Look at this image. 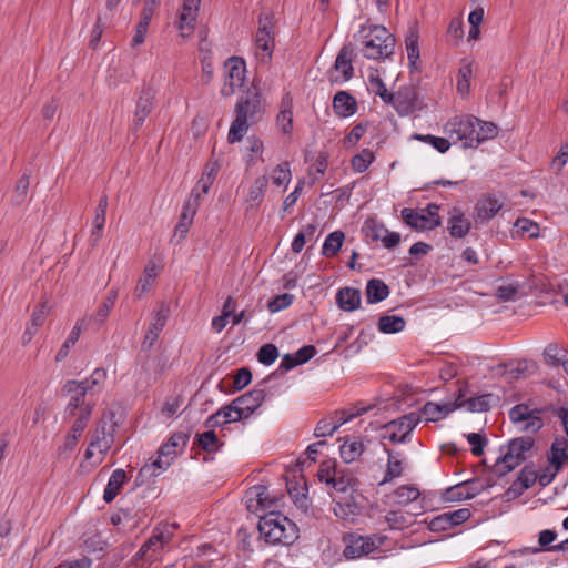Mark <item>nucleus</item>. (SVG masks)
<instances>
[{
    "label": "nucleus",
    "mask_w": 568,
    "mask_h": 568,
    "mask_svg": "<svg viewBox=\"0 0 568 568\" xmlns=\"http://www.w3.org/2000/svg\"><path fill=\"white\" fill-rule=\"evenodd\" d=\"M169 317V307L162 303L159 307V310L155 312L149 328L144 336V344H149V346H152L155 341L158 339L161 331L164 328L166 321Z\"/></svg>",
    "instance_id": "obj_23"
},
{
    "label": "nucleus",
    "mask_w": 568,
    "mask_h": 568,
    "mask_svg": "<svg viewBox=\"0 0 568 568\" xmlns=\"http://www.w3.org/2000/svg\"><path fill=\"white\" fill-rule=\"evenodd\" d=\"M189 442V435L183 432L174 433L166 443H164L159 449L162 456L170 457L173 462L178 456V449L184 448Z\"/></svg>",
    "instance_id": "obj_30"
},
{
    "label": "nucleus",
    "mask_w": 568,
    "mask_h": 568,
    "mask_svg": "<svg viewBox=\"0 0 568 568\" xmlns=\"http://www.w3.org/2000/svg\"><path fill=\"white\" fill-rule=\"evenodd\" d=\"M477 118L474 115H455L444 125V133L452 143H462V146L475 148V126Z\"/></svg>",
    "instance_id": "obj_5"
},
{
    "label": "nucleus",
    "mask_w": 568,
    "mask_h": 568,
    "mask_svg": "<svg viewBox=\"0 0 568 568\" xmlns=\"http://www.w3.org/2000/svg\"><path fill=\"white\" fill-rule=\"evenodd\" d=\"M258 531L265 542L270 545H291L298 537V528L295 523L277 511H270L261 516Z\"/></svg>",
    "instance_id": "obj_1"
},
{
    "label": "nucleus",
    "mask_w": 568,
    "mask_h": 568,
    "mask_svg": "<svg viewBox=\"0 0 568 568\" xmlns=\"http://www.w3.org/2000/svg\"><path fill=\"white\" fill-rule=\"evenodd\" d=\"M343 540L345 542L344 556L347 559H357L379 548L385 542L386 537L381 535L363 536L349 532L344 536Z\"/></svg>",
    "instance_id": "obj_9"
},
{
    "label": "nucleus",
    "mask_w": 568,
    "mask_h": 568,
    "mask_svg": "<svg viewBox=\"0 0 568 568\" xmlns=\"http://www.w3.org/2000/svg\"><path fill=\"white\" fill-rule=\"evenodd\" d=\"M463 396L465 395L460 389L457 399L453 403L437 404L427 402L418 414L420 417L424 416L427 422L440 420L453 413L455 409L464 407V403L460 402Z\"/></svg>",
    "instance_id": "obj_16"
},
{
    "label": "nucleus",
    "mask_w": 568,
    "mask_h": 568,
    "mask_svg": "<svg viewBox=\"0 0 568 568\" xmlns=\"http://www.w3.org/2000/svg\"><path fill=\"white\" fill-rule=\"evenodd\" d=\"M158 454V457L151 464H146L141 468V476H158L162 470H165L170 467L172 464L170 457L162 456L160 450Z\"/></svg>",
    "instance_id": "obj_42"
},
{
    "label": "nucleus",
    "mask_w": 568,
    "mask_h": 568,
    "mask_svg": "<svg viewBox=\"0 0 568 568\" xmlns=\"http://www.w3.org/2000/svg\"><path fill=\"white\" fill-rule=\"evenodd\" d=\"M510 419L516 424H523L521 430L536 433L542 427V420L537 412L530 410L527 405L519 404L509 412Z\"/></svg>",
    "instance_id": "obj_15"
},
{
    "label": "nucleus",
    "mask_w": 568,
    "mask_h": 568,
    "mask_svg": "<svg viewBox=\"0 0 568 568\" xmlns=\"http://www.w3.org/2000/svg\"><path fill=\"white\" fill-rule=\"evenodd\" d=\"M537 478L538 473L535 470L532 465L525 466L517 477L519 485L525 489L530 488L537 481Z\"/></svg>",
    "instance_id": "obj_58"
},
{
    "label": "nucleus",
    "mask_w": 568,
    "mask_h": 568,
    "mask_svg": "<svg viewBox=\"0 0 568 568\" xmlns=\"http://www.w3.org/2000/svg\"><path fill=\"white\" fill-rule=\"evenodd\" d=\"M414 138L416 140H419V141L430 144L434 149H436L440 153L447 152L452 144L450 139L448 136L442 138V136H435L432 134H425V135L416 134Z\"/></svg>",
    "instance_id": "obj_51"
},
{
    "label": "nucleus",
    "mask_w": 568,
    "mask_h": 568,
    "mask_svg": "<svg viewBox=\"0 0 568 568\" xmlns=\"http://www.w3.org/2000/svg\"><path fill=\"white\" fill-rule=\"evenodd\" d=\"M337 469L338 467L336 466L335 462H323L317 473L320 481L325 483L327 486H329L333 477L336 476Z\"/></svg>",
    "instance_id": "obj_59"
},
{
    "label": "nucleus",
    "mask_w": 568,
    "mask_h": 568,
    "mask_svg": "<svg viewBox=\"0 0 568 568\" xmlns=\"http://www.w3.org/2000/svg\"><path fill=\"white\" fill-rule=\"evenodd\" d=\"M250 123V121L245 120V115L236 114V118L232 122L231 128L229 130V142L235 143L241 141L243 135L246 133Z\"/></svg>",
    "instance_id": "obj_44"
},
{
    "label": "nucleus",
    "mask_w": 568,
    "mask_h": 568,
    "mask_svg": "<svg viewBox=\"0 0 568 568\" xmlns=\"http://www.w3.org/2000/svg\"><path fill=\"white\" fill-rule=\"evenodd\" d=\"M503 207V202L499 199L486 195L479 199L475 206L474 217L477 222H487L493 219Z\"/></svg>",
    "instance_id": "obj_22"
},
{
    "label": "nucleus",
    "mask_w": 568,
    "mask_h": 568,
    "mask_svg": "<svg viewBox=\"0 0 568 568\" xmlns=\"http://www.w3.org/2000/svg\"><path fill=\"white\" fill-rule=\"evenodd\" d=\"M471 67L466 64L459 69L458 80H457V91L460 94H466L470 89V78H471Z\"/></svg>",
    "instance_id": "obj_57"
},
{
    "label": "nucleus",
    "mask_w": 568,
    "mask_h": 568,
    "mask_svg": "<svg viewBox=\"0 0 568 568\" xmlns=\"http://www.w3.org/2000/svg\"><path fill=\"white\" fill-rule=\"evenodd\" d=\"M196 443L206 453H214L219 450L221 446V443L216 434L212 429L204 432L202 434H197Z\"/></svg>",
    "instance_id": "obj_46"
},
{
    "label": "nucleus",
    "mask_w": 568,
    "mask_h": 568,
    "mask_svg": "<svg viewBox=\"0 0 568 568\" xmlns=\"http://www.w3.org/2000/svg\"><path fill=\"white\" fill-rule=\"evenodd\" d=\"M520 285L518 283H510L500 285L497 288V297L501 301H515L518 296Z\"/></svg>",
    "instance_id": "obj_63"
},
{
    "label": "nucleus",
    "mask_w": 568,
    "mask_h": 568,
    "mask_svg": "<svg viewBox=\"0 0 568 568\" xmlns=\"http://www.w3.org/2000/svg\"><path fill=\"white\" fill-rule=\"evenodd\" d=\"M87 328H88L87 317H83L75 323V325L72 328V331L70 332L68 338L64 341V343L62 344V346L60 347V349L58 351V353L55 355L57 362H61L68 356L70 348L73 347L75 345V343L78 342V339L81 335V332Z\"/></svg>",
    "instance_id": "obj_29"
},
{
    "label": "nucleus",
    "mask_w": 568,
    "mask_h": 568,
    "mask_svg": "<svg viewBox=\"0 0 568 568\" xmlns=\"http://www.w3.org/2000/svg\"><path fill=\"white\" fill-rule=\"evenodd\" d=\"M260 27L255 34V57L258 62L267 64L275 48L273 21L270 17L260 18Z\"/></svg>",
    "instance_id": "obj_11"
},
{
    "label": "nucleus",
    "mask_w": 568,
    "mask_h": 568,
    "mask_svg": "<svg viewBox=\"0 0 568 568\" xmlns=\"http://www.w3.org/2000/svg\"><path fill=\"white\" fill-rule=\"evenodd\" d=\"M352 51L344 47L336 60H335V70L339 71L343 75L342 80L347 81L352 78L353 74V65H352Z\"/></svg>",
    "instance_id": "obj_40"
},
{
    "label": "nucleus",
    "mask_w": 568,
    "mask_h": 568,
    "mask_svg": "<svg viewBox=\"0 0 568 568\" xmlns=\"http://www.w3.org/2000/svg\"><path fill=\"white\" fill-rule=\"evenodd\" d=\"M94 405L93 400H83L78 396H69L64 417L73 422L89 423Z\"/></svg>",
    "instance_id": "obj_17"
},
{
    "label": "nucleus",
    "mask_w": 568,
    "mask_h": 568,
    "mask_svg": "<svg viewBox=\"0 0 568 568\" xmlns=\"http://www.w3.org/2000/svg\"><path fill=\"white\" fill-rule=\"evenodd\" d=\"M338 429V424H334V420L323 418L321 419L314 430L316 437L332 436Z\"/></svg>",
    "instance_id": "obj_64"
},
{
    "label": "nucleus",
    "mask_w": 568,
    "mask_h": 568,
    "mask_svg": "<svg viewBox=\"0 0 568 568\" xmlns=\"http://www.w3.org/2000/svg\"><path fill=\"white\" fill-rule=\"evenodd\" d=\"M394 37L383 26H374L364 36L363 54L367 59H384L393 53Z\"/></svg>",
    "instance_id": "obj_4"
},
{
    "label": "nucleus",
    "mask_w": 568,
    "mask_h": 568,
    "mask_svg": "<svg viewBox=\"0 0 568 568\" xmlns=\"http://www.w3.org/2000/svg\"><path fill=\"white\" fill-rule=\"evenodd\" d=\"M363 231L366 237L371 239L372 241H382L383 235L385 234L387 229L383 224L371 219L365 222Z\"/></svg>",
    "instance_id": "obj_53"
},
{
    "label": "nucleus",
    "mask_w": 568,
    "mask_h": 568,
    "mask_svg": "<svg viewBox=\"0 0 568 568\" xmlns=\"http://www.w3.org/2000/svg\"><path fill=\"white\" fill-rule=\"evenodd\" d=\"M419 489L415 486L403 485L399 486L395 491L394 496L399 505H407L415 501L419 497Z\"/></svg>",
    "instance_id": "obj_48"
},
{
    "label": "nucleus",
    "mask_w": 568,
    "mask_h": 568,
    "mask_svg": "<svg viewBox=\"0 0 568 568\" xmlns=\"http://www.w3.org/2000/svg\"><path fill=\"white\" fill-rule=\"evenodd\" d=\"M498 134V128L493 122L481 121L477 118L475 126V148L480 143L494 139Z\"/></svg>",
    "instance_id": "obj_37"
},
{
    "label": "nucleus",
    "mask_w": 568,
    "mask_h": 568,
    "mask_svg": "<svg viewBox=\"0 0 568 568\" xmlns=\"http://www.w3.org/2000/svg\"><path fill=\"white\" fill-rule=\"evenodd\" d=\"M402 219L408 226L417 231L434 230L442 223L439 206L435 203H429L420 210L405 207L402 210Z\"/></svg>",
    "instance_id": "obj_10"
},
{
    "label": "nucleus",
    "mask_w": 568,
    "mask_h": 568,
    "mask_svg": "<svg viewBox=\"0 0 568 568\" xmlns=\"http://www.w3.org/2000/svg\"><path fill=\"white\" fill-rule=\"evenodd\" d=\"M405 320L397 315H384L378 321V329L385 334L399 333L405 328Z\"/></svg>",
    "instance_id": "obj_38"
},
{
    "label": "nucleus",
    "mask_w": 568,
    "mask_h": 568,
    "mask_svg": "<svg viewBox=\"0 0 568 568\" xmlns=\"http://www.w3.org/2000/svg\"><path fill=\"white\" fill-rule=\"evenodd\" d=\"M156 276V264L150 261L144 268L143 276L139 280L134 290V295L136 298H141L150 290Z\"/></svg>",
    "instance_id": "obj_34"
},
{
    "label": "nucleus",
    "mask_w": 568,
    "mask_h": 568,
    "mask_svg": "<svg viewBox=\"0 0 568 568\" xmlns=\"http://www.w3.org/2000/svg\"><path fill=\"white\" fill-rule=\"evenodd\" d=\"M176 528V524L165 523L158 525L153 529L151 537L142 545L140 550L136 552L135 560H156L163 547L172 540Z\"/></svg>",
    "instance_id": "obj_6"
},
{
    "label": "nucleus",
    "mask_w": 568,
    "mask_h": 568,
    "mask_svg": "<svg viewBox=\"0 0 568 568\" xmlns=\"http://www.w3.org/2000/svg\"><path fill=\"white\" fill-rule=\"evenodd\" d=\"M369 88L371 90L385 102L390 104L394 100V93H389L383 80L378 75L369 77Z\"/></svg>",
    "instance_id": "obj_52"
},
{
    "label": "nucleus",
    "mask_w": 568,
    "mask_h": 568,
    "mask_svg": "<svg viewBox=\"0 0 568 568\" xmlns=\"http://www.w3.org/2000/svg\"><path fill=\"white\" fill-rule=\"evenodd\" d=\"M278 356L277 347L274 344L263 345L257 353V359L264 365L273 364Z\"/></svg>",
    "instance_id": "obj_56"
},
{
    "label": "nucleus",
    "mask_w": 568,
    "mask_h": 568,
    "mask_svg": "<svg viewBox=\"0 0 568 568\" xmlns=\"http://www.w3.org/2000/svg\"><path fill=\"white\" fill-rule=\"evenodd\" d=\"M385 453L388 456L387 468L381 485L390 483L395 478L402 476L404 471V456L400 452H394L389 448L384 447Z\"/></svg>",
    "instance_id": "obj_25"
},
{
    "label": "nucleus",
    "mask_w": 568,
    "mask_h": 568,
    "mask_svg": "<svg viewBox=\"0 0 568 568\" xmlns=\"http://www.w3.org/2000/svg\"><path fill=\"white\" fill-rule=\"evenodd\" d=\"M235 112L239 115H245V120L251 123L256 122L263 112L260 92L255 89L253 91H247L246 94L241 97L236 103Z\"/></svg>",
    "instance_id": "obj_14"
},
{
    "label": "nucleus",
    "mask_w": 568,
    "mask_h": 568,
    "mask_svg": "<svg viewBox=\"0 0 568 568\" xmlns=\"http://www.w3.org/2000/svg\"><path fill=\"white\" fill-rule=\"evenodd\" d=\"M224 83L221 93L224 97L234 94L235 90L242 87L245 78V63L240 58H230L224 64Z\"/></svg>",
    "instance_id": "obj_12"
},
{
    "label": "nucleus",
    "mask_w": 568,
    "mask_h": 568,
    "mask_svg": "<svg viewBox=\"0 0 568 568\" xmlns=\"http://www.w3.org/2000/svg\"><path fill=\"white\" fill-rule=\"evenodd\" d=\"M339 450L342 459L349 464L362 456L365 450V445L363 440L358 438L347 439L341 446Z\"/></svg>",
    "instance_id": "obj_35"
},
{
    "label": "nucleus",
    "mask_w": 568,
    "mask_h": 568,
    "mask_svg": "<svg viewBox=\"0 0 568 568\" xmlns=\"http://www.w3.org/2000/svg\"><path fill=\"white\" fill-rule=\"evenodd\" d=\"M406 51H407V58L410 62V64L415 65L416 62L419 59V48H418V33L415 28H410L406 39Z\"/></svg>",
    "instance_id": "obj_47"
},
{
    "label": "nucleus",
    "mask_w": 568,
    "mask_h": 568,
    "mask_svg": "<svg viewBox=\"0 0 568 568\" xmlns=\"http://www.w3.org/2000/svg\"><path fill=\"white\" fill-rule=\"evenodd\" d=\"M106 381V372L103 368H95L92 374L83 381L70 379L63 385L62 390L68 396H78L83 400H91L90 397L102 390Z\"/></svg>",
    "instance_id": "obj_8"
},
{
    "label": "nucleus",
    "mask_w": 568,
    "mask_h": 568,
    "mask_svg": "<svg viewBox=\"0 0 568 568\" xmlns=\"http://www.w3.org/2000/svg\"><path fill=\"white\" fill-rule=\"evenodd\" d=\"M293 302V295L288 293H284L281 295L275 296L273 300H271L267 304V307L271 313H276L282 310L287 308Z\"/></svg>",
    "instance_id": "obj_62"
},
{
    "label": "nucleus",
    "mask_w": 568,
    "mask_h": 568,
    "mask_svg": "<svg viewBox=\"0 0 568 568\" xmlns=\"http://www.w3.org/2000/svg\"><path fill=\"white\" fill-rule=\"evenodd\" d=\"M415 91L412 88H403L396 94L390 104L400 115L409 114L415 110Z\"/></svg>",
    "instance_id": "obj_27"
},
{
    "label": "nucleus",
    "mask_w": 568,
    "mask_h": 568,
    "mask_svg": "<svg viewBox=\"0 0 568 568\" xmlns=\"http://www.w3.org/2000/svg\"><path fill=\"white\" fill-rule=\"evenodd\" d=\"M266 393L264 388H255L233 399L243 419L248 418L264 402Z\"/></svg>",
    "instance_id": "obj_19"
},
{
    "label": "nucleus",
    "mask_w": 568,
    "mask_h": 568,
    "mask_svg": "<svg viewBox=\"0 0 568 568\" xmlns=\"http://www.w3.org/2000/svg\"><path fill=\"white\" fill-rule=\"evenodd\" d=\"M267 185H268V179L265 175L256 178L250 189L248 199L253 202L260 203L263 200L264 192H265Z\"/></svg>",
    "instance_id": "obj_54"
},
{
    "label": "nucleus",
    "mask_w": 568,
    "mask_h": 568,
    "mask_svg": "<svg viewBox=\"0 0 568 568\" xmlns=\"http://www.w3.org/2000/svg\"><path fill=\"white\" fill-rule=\"evenodd\" d=\"M471 223L459 207L449 211L447 229L452 237L464 239L470 231Z\"/></svg>",
    "instance_id": "obj_20"
},
{
    "label": "nucleus",
    "mask_w": 568,
    "mask_h": 568,
    "mask_svg": "<svg viewBox=\"0 0 568 568\" xmlns=\"http://www.w3.org/2000/svg\"><path fill=\"white\" fill-rule=\"evenodd\" d=\"M196 17L197 12L194 11V9H191V7H187V9L182 7V11L179 16L178 28L181 30L183 37L186 36L184 30H187L189 32L193 30Z\"/></svg>",
    "instance_id": "obj_50"
},
{
    "label": "nucleus",
    "mask_w": 568,
    "mask_h": 568,
    "mask_svg": "<svg viewBox=\"0 0 568 568\" xmlns=\"http://www.w3.org/2000/svg\"><path fill=\"white\" fill-rule=\"evenodd\" d=\"M221 417L223 418V424L235 423L243 419L237 406L232 400L229 405L219 409Z\"/></svg>",
    "instance_id": "obj_60"
},
{
    "label": "nucleus",
    "mask_w": 568,
    "mask_h": 568,
    "mask_svg": "<svg viewBox=\"0 0 568 568\" xmlns=\"http://www.w3.org/2000/svg\"><path fill=\"white\" fill-rule=\"evenodd\" d=\"M355 481V478L347 469L338 467L336 476L333 477L328 487L338 493H346L348 488L354 487Z\"/></svg>",
    "instance_id": "obj_39"
},
{
    "label": "nucleus",
    "mask_w": 568,
    "mask_h": 568,
    "mask_svg": "<svg viewBox=\"0 0 568 568\" xmlns=\"http://www.w3.org/2000/svg\"><path fill=\"white\" fill-rule=\"evenodd\" d=\"M344 233L342 231H335L328 234L323 247L322 254L325 256H333L341 250L344 241Z\"/></svg>",
    "instance_id": "obj_43"
},
{
    "label": "nucleus",
    "mask_w": 568,
    "mask_h": 568,
    "mask_svg": "<svg viewBox=\"0 0 568 568\" xmlns=\"http://www.w3.org/2000/svg\"><path fill=\"white\" fill-rule=\"evenodd\" d=\"M534 443V439L529 436L511 439L507 444L504 454L494 464L493 473L501 477L514 470L529 457Z\"/></svg>",
    "instance_id": "obj_3"
},
{
    "label": "nucleus",
    "mask_w": 568,
    "mask_h": 568,
    "mask_svg": "<svg viewBox=\"0 0 568 568\" xmlns=\"http://www.w3.org/2000/svg\"><path fill=\"white\" fill-rule=\"evenodd\" d=\"M128 480L126 473L123 469H115L109 478L106 487L103 491L105 503H111L120 493L121 487Z\"/></svg>",
    "instance_id": "obj_31"
},
{
    "label": "nucleus",
    "mask_w": 568,
    "mask_h": 568,
    "mask_svg": "<svg viewBox=\"0 0 568 568\" xmlns=\"http://www.w3.org/2000/svg\"><path fill=\"white\" fill-rule=\"evenodd\" d=\"M338 306L344 311H354L361 304V293L356 288L344 287L341 288L336 295Z\"/></svg>",
    "instance_id": "obj_32"
},
{
    "label": "nucleus",
    "mask_w": 568,
    "mask_h": 568,
    "mask_svg": "<svg viewBox=\"0 0 568 568\" xmlns=\"http://www.w3.org/2000/svg\"><path fill=\"white\" fill-rule=\"evenodd\" d=\"M113 413H104L97 423L93 433L90 436L89 445L84 453L87 460L95 459V464H101L114 442L115 424L112 423Z\"/></svg>",
    "instance_id": "obj_2"
},
{
    "label": "nucleus",
    "mask_w": 568,
    "mask_h": 568,
    "mask_svg": "<svg viewBox=\"0 0 568 568\" xmlns=\"http://www.w3.org/2000/svg\"><path fill=\"white\" fill-rule=\"evenodd\" d=\"M247 508L251 511L270 510L277 507L283 495H272L268 487L256 485L247 491Z\"/></svg>",
    "instance_id": "obj_13"
},
{
    "label": "nucleus",
    "mask_w": 568,
    "mask_h": 568,
    "mask_svg": "<svg viewBox=\"0 0 568 568\" xmlns=\"http://www.w3.org/2000/svg\"><path fill=\"white\" fill-rule=\"evenodd\" d=\"M155 8H156V2L154 0L145 2L144 7L142 9V12H141L140 21L135 29V34L132 38L133 47L144 43L145 36H146V32L149 29V24H150V21L153 17L154 12H155Z\"/></svg>",
    "instance_id": "obj_24"
},
{
    "label": "nucleus",
    "mask_w": 568,
    "mask_h": 568,
    "mask_svg": "<svg viewBox=\"0 0 568 568\" xmlns=\"http://www.w3.org/2000/svg\"><path fill=\"white\" fill-rule=\"evenodd\" d=\"M565 353L566 351L557 344H549L544 351V356L549 364L559 366L564 362Z\"/></svg>",
    "instance_id": "obj_55"
},
{
    "label": "nucleus",
    "mask_w": 568,
    "mask_h": 568,
    "mask_svg": "<svg viewBox=\"0 0 568 568\" xmlns=\"http://www.w3.org/2000/svg\"><path fill=\"white\" fill-rule=\"evenodd\" d=\"M566 459H568V440L565 437H557L552 442L548 455V462L555 467V473L561 470Z\"/></svg>",
    "instance_id": "obj_26"
},
{
    "label": "nucleus",
    "mask_w": 568,
    "mask_h": 568,
    "mask_svg": "<svg viewBox=\"0 0 568 568\" xmlns=\"http://www.w3.org/2000/svg\"><path fill=\"white\" fill-rule=\"evenodd\" d=\"M333 109L338 116L347 118L357 110L355 99L346 91H338L333 99Z\"/></svg>",
    "instance_id": "obj_28"
},
{
    "label": "nucleus",
    "mask_w": 568,
    "mask_h": 568,
    "mask_svg": "<svg viewBox=\"0 0 568 568\" xmlns=\"http://www.w3.org/2000/svg\"><path fill=\"white\" fill-rule=\"evenodd\" d=\"M419 422L420 415L413 412L378 427L383 430V439H388L393 444H399L410 442L412 432Z\"/></svg>",
    "instance_id": "obj_7"
},
{
    "label": "nucleus",
    "mask_w": 568,
    "mask_h": 568,
    "mask_svg": "<svg viewBox=\"0 0 568 568\" xmlns=\"http://www.w3.org/2000/svg\"><path fill=\"white\" fill-rule=\"evenodd\" d=\"M292 99L287 95L282 101V109L277 115V125L284 134H290L293 130Z\"/></svg>",
    "instance_id": "obj_36"
},
{
    "label": "nucleus",
    "mask_w": 568,
    "mask_h": 568,
    "mask_svg": "<svg viewBox=\"0 0 568 568\" xmlns=\"http://www.w3.org/2000/svg\"><path fill=\"white\" fill-rule=\"evenodd\" d=\"M372 409V406H365L362 403H358L356 406L347 409L339 410L335 414V416L332 418L334 420V424H338V428L349 422L351 419L361 416L368 410Z\"/></svg>",
    "instance_id": "obj_41"
},
{
    "label": "nucleus",
    "mask_w": 568,
    "mask_h": 568,
    "mask_svg": "<svg viewBox=\"0 0 568 568\" xmlns=\"http://www.w3.org/2000/svg\"><path fill=\"white\" fill-rule=\"evenodd\" d=\"M155 93L151 88H143L136 101L132 129L138 131L143 125L154 106Z\"/></svg>",
    "instance_id": "obj_18"
},
{
    "label": "nucleus",
    "mask_w": 568,
    "mask_h": 568,
    "mask_svg": "<svg viewBox=\"0 0 568 568\" xmlns=\"http://www.w3.org/2000/svg\"><path fill=\"white\" fill-rule=\"evenodd\" d=\"M483 489L479 480H468L448 488L445 496L447 500H466L476 497Z\"/></svg>",
    "instance_id": "obj_21"
},
{
    "label": "nucleus",
    "mask_w": 568,
    "mask_h": 568,
    "mask_svg": "<svg viewBox=\"0 0 568 568\" xmlns=\"http://www.w3.org/2000/svg\"><path fill=\"white\" fill-rule=\"evenodd\" d=\"M272 181L277 186L287 184L291 181V171L288 163H281L274 169Z\"/></svg>",
    "instance_id": "obj_61"
},
{
    "label": "nucleus",
    "mask_w": 568,
    "mask_h": 568,
    "mask_svg": "<svg viewBox=\"0 0 568 568\" xmlns=\"http://www.w3.org/2000/svg\"><path fill=\"white\" fill-rule=\"evenodd\" d=\"M493 399L491 394H484L477 397H471L468 399H464V396L460 398V402L464 403V406L467 407L469 412H487L490 408V402Z\"/></svg>",
    "instance_id": "obj_45"
},
{
    "label": "nucleus",
    "mask_w": 568,
    "mask_h": 568,
    "mask_svg": "<svg viewBox=\"0 0 568 568\" xmlns=\"http://www.w3.org/2000/svg\"><path fill=\"white\" fill-rule=\"evenodd\" d=\"M373 161L374 153L368 149H364L352 158L351 164L355 172L363 173L368 169Z\"/></svg>",
    "instance_id": "obj_49"
},
{
    "label": "nucleus",
    "mask_w": 568,
    "mask_h": 568,
    "mask_svg": "<svg viewBox=\"0 0 568 568\" xmlns=\"http://www.w3.org/2000/svg\"><path fill=\"white\" fill-rule=\"evenodd\" d=\"M389 295L388 286L378 278H372L366 285V300L369 304L378 303Z\"/></svg>",
    "instance_id": "obj_33"
}]
</instances>
